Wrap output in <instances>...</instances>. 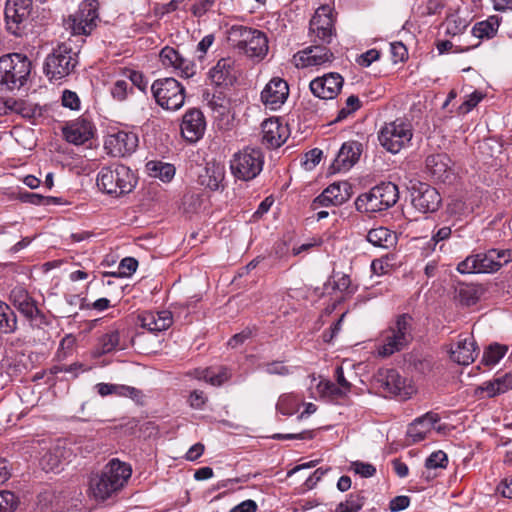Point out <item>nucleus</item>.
Masks as SVG:
<instances>
[{"instance_id":"obj_5","label":"nucleus","mask_w":512,"mask_h":512,"mask_svg":"<svg viewBox=\"0 0 512 512\" xmlns=\"http://www.w3.org/2000/svg\"><path fill=\"white\" fill-rule=\"evenodd\" d=\"M30 72L31 62L25 55L12 53L0 57V92L20 89Z\"/></svg>"},{"instance_id":"obj_22","label":"nucleus","mask_w":512,"mask_h":512,"mask_svg":"<svg viewBox=\"0 0 512 512\" xmlns=\"http://www.w3.org/2000/svg\"><path fill=\"white\" fill-rule=\"evenodd\" d=\"M343 77L338 73H328L310 82V90L320 99H333L343 86Z\"/></svg>"},{"instance_id":"obj_20","label":"nucleus","mask_w":512,"mask_h":512,"mask_svg":"<svg viewBox=\"0 0 512 512\" xmlns=\"http://www.w3.org/2000/svg\"><path fill=\"white\" fill-rule=\"evenodd\" d=\"M334 58L333 53L323 45H312L304 50L297 52L293 56L295 66L298 68H305L309 66L323 65L331 62Z\"/></svg>"},{"instance_id":"obj_48","label":"nucleus","mask_w":512,"mask_h":512,"mask_svg":"<svg viewBox=\"0 0 512 512\" xmlns=\"http://www.w3.org/2000/svg\"><path fill=\"white\" fill-rule=\"evenodd\" d=\"M364 505V497L360 494H350L346 501L337 505L335 512H358Z\"/></svg>"},{"instance_id":"obj_12","label":"nucleus","mask_w":512,"mask_h":512,"mask_svg":"<svg viewBox=\"0 0 512 512\" xmlns=\"http://www.w3.org/2000/svg\"><path fill=\"white\" fill-rule=\"evenodd\" d=\"M32 9V0H7L4 11L7 30L15 36H20L27 25Z\"/></svg>"},{"instance_id":"obj_1","label":"nucleus","mask_w":512,"mask_h":512,"mask_svg":"<svg viewBox=\"0 0 512 512\" xmlns=\"http://www.w3.org/2000/svg\"><path fill=\"white\" fill-rule=\"evenodd\" d=\"M131 465L117 458L111 459L102 470L92 473L88 482L89 496L103 502L120 492L131 478Z\"/></svg>"},{"instance_id":"obj_15","label":"nucleus","mask_w":512,"mask_h":512,"mask_svg":"<svg viewBox=\"0 0 512 512\" xmlns=\"http://www.w3.org/2000/svg\"><path fill=\"white\" fill-rule=\"evenodd\" d=\"M98 1L84 0L79 11L69 17L68 26L74 35H86L96 26Z\"/></svg>"},{"instance_id":"obj_7","label":"nucleus","mask_w":512,"mask_h":512,"mask_svg":"<svg viewBox=\"0 0 512 512\" xmlns=\"http://www.w3.org/2000/svg\"><path fill=\"white\" fill-rule=\"evenodd\" d=\"M78 64V51L70 43L59 44L44 63V73L50 80H60L70 75Z\"/></svg>"},{"instance_id":"obj_56","label":"nucleus","mask_w":512,"mask_h":512,"mask_svg":"<svg viewBox=\"0 0 512 512\" xmlns=\"http://www.w3.org/2000/svg\"><path fill=\"white\" fill-rule=\"evenodd\" d=\"M215 0H197L191 7L194 16L201 17L212 9Z\"/></svg>"},{"instance_id":"obj_47","label":"nucleus","mask_w":512,"mask_h":512,"mask_svg":"<svg viewBox=\"0 0 512 512\" xmlns=\"http://www.w3.org/2000/svg\"><path fill=\"white\" fill-rule=\"evenodd\" d=\"M507 352V347L499 344L490 345L483 353L482 363L487 366L497 364Z\"/></svg>"},{"instance_id":"obj_41","label":"nucleus","mask_w":512,"mask_h":512,"mask_svg":"<svg viewBox=\"0 0 512 512\" xmlns=\"http://www.w3.org/2000/svg\"><path fill=\"white\" fill-rule=\"evenodd\" d=\"M18 199L23 203H29L33 205H42V206H49V205H56L61 204V198L58 197H52V196H43L38 193L33 192H19Z\"/></svg>"},{"instance_id":"obj_39","label":"nucleus","mask_w":512,"mask_h":512,"mask_svg":"<svg viewBox=\"0 0 512 512\" xmlns=\"http://www.w3.org/2000/svg\"><path fill=\"white\" fill-rule=\"evenodd\" d=\"M500 22L498 16H490L487 20L478 22L472 29V34L479 38H491L493 37L498 28Z\"/></svg>"},{"instance_id":"obj_8","label":"nucleus","mask_w":512,"mask_h":512,"mask_svg":"<svg viewBox=\"0 0 512 512\" xmlns=\"http://www.w3.org/2000/svg\"><path fill=\"white\" fill-rule=\"evenodd\" d=\"M264 155L260 148L246 147L235 153L230 161L231 173L239 180L250 181L263 169Z\"/></svg>"},{"instance_id":"obj_2","label":"nucleus","mask_w":512,"mask_h":512,"mask_svg":"<svg viewBox=\"0 0 512 512\" xmlns=\"http://www.w3.org/2000/svg\"><path fill=\"white\" fill-rule=\"evenodd\" d=\"M414 319L408 313L396 315L379 337L377 353L388 357L406 349L413 340Z\"/></svg>"},{"instance_id":"obj_17","label":"nucleus","mask_w":512,"mask_h":512,"mask_svg":"<svg viewBox=\"0 0 512 512\" xmlns=\"http://www.w3.org/2000/svg\"><path fill=\"white\" fill-rule=\"evenodd\" d=\"M138 147V136L134 132L118 131L108 135L105 140V149L113 157L131 155Z\"/></svg>"},{"instance_id":"obj_9","label":"nucleus","mask_w":512,"mask_h":512,"mask_svg":"<svg viewBox=\"0 0 512 512\" xmlns=\"http://www.w3.org/2000/svg\"><path fill=\"white\" fill-rule=\"evenodd\" d=\"M151 92L156 103L163 109L176 111L185 102V88L172 77L155 80Z\"/></svg>"},{"instance_id":"obj_32","label":"nucleus","mask_w":512,"mask_h":512,"mask_svg":"<svg viewBox=\"0 0 512 512\" xmlns=\"http://www.w3.org/2000/svg\"><path fill=\"white\" fill-rule=\"evenodd\" d=\"M385 389L392 395L399 396L402 399H407L410 392L405 386V380L399 375L396 370H388L384 380Z\"/></svg>"},{"instance_id":"obj_37","label":"nucleus","mask_w":512,"mask_h":512,"mask_svg":"<svg viewBox=\"0 0 512 512\" xmlns=\"http://www.w3.org/2000/svg\"><path fill=\"white\" fill-rule=\"evenodd\" d=\"M325 190L332 199V206L342 205L348 201L352 195V186L346 181L333 183Z\"/></svg>"},{"instance_id":"obj_21","label":"nucleus","mask_w":512,"mask_h":512,"mask_svg":"<svg viewBox=\"0 0 512 512\" xmlns=\"http://www.w3.org/2000/svg\"><path fill=\"white\" fill-rule=\"evenodd\" d=\"M160 61L165 68L179 71L181 77L190 78L195 74V64L184 57L173 47L165 46L159 54Z\"/></svg>"},{"instance_id":"obj_38","label":"nucleus","mask_w":512,"mask_h":512,"mask_svg":"<svg viewBox=\"0 0 512 512\" xmlns=\"http://www.w3.org/2000/svg\"><path fill=\"white\" fill-rule=\"evenodd\" d=\"M231 377L230 371L226 367L206 368L197 372V378L204 380L211 385L220 386Z\"/></svg>"},{"instance_id":"obj_24","label":"nucleus","mask_w":512,"mask_h":512,"mask_svg":"<svg viewBox=\"0 0 512 512\" xmlns=\"http://www.w3.org/2000/svg\"><path fill=\"white\" fill-rule=\"evenodd\" d=\"M440 420L438 414L427 412L421 417L416 418L407 429V437L410 444H415L424 440L428 433L431 432L435 423Z\"/></svg>"},{"instance_id":"obj_36","label":"nucleus","mask_w":512,"mask_h":512,"mask_svg":"<svg viewBox=\"0 0 512 512\" xmlns=\"http://www.w3.org/2000/svg\"><path fill=\"white\" fill-rule=\"evenodd\" d=\"M149 176L158 178L163 182H170L175 176V167L170 163L161 161H149L146 164Z\"/></svg>"},{"instance_id":"obj_60","label":"nucleus","mask_w":512,"mask_h":512,"mask_svg":"<svg viewBox=\"0 0 512 512\" xmlns=\"http://www.w3.org/2000/svg\"><path fill=\"white\" fill-rule=\"evenodd\" d=\"M482 98H483V94L481 92L474 91L462 103V105L459 108L460 111L462 113L470 112L474 107L477 106V104L482 100Z\"/></svg>"},{"instance_id":"obj_52","label":"nucleus","mask_w":512,"mask_h":512,"mask_svg":"<svg viewBox=\"0 0 512 512\" xmlns=\"http://www.w3.org/2000/svg\"><path fill=\"white\" fill-rule=\"evenodd\" d=\"M448 463V457L442 450L433 452L425 461L427 469L445 468Z\"/></svg>"},{"instance_id":"obj_26","label":"nucleus","mask_w":512,"mask_h":512,"mask_svg":"<svg viewBox=\"0 0 512 512\" xmlns=\"http://www.w3.org/2000/svg\"><path fill=\"white\" fill-rule=\"evenodd\" d=\"M140 325L150 332H160L172 325V314L170 311H144L138 315Z\"/></svg>"},{"instance_id":"obj_16","label":"nucleus","mask_w":512,"mask_h":512,"mask_svg":"<svg viewBox=\"0 0 512 512\" xmlns=\"http://www.w3.org/2000/svg\"><path fill=\"white\" fill-rule=\"evenodd\" d=\"M311 35H315L322 44H329L335 35L334 19L332 11L328 6L319 7L309 24Z\"/></svg>"},{"instance_id":"obj_3","label":"nucleus","mask_w":512,"mask_h":512,"mask_svg":"<svg viewBox=\"0 0 512 512\" xmlns=\"http://www.w3.org/2000/svg\"><path fill=\"white\" fill-rule=\"evenodd\" d=\"M399 200L398 186L392 182H381L355 200L358 212L372 215L393 207Z\"/></svg>"},{"instance_id":"obj_58","label":"nucleus","mask_w":512,"mask_h":512,"mask_svg":"<svg viewBox=\"0 0 512 512\" xmlns=\"http://www.w3.org/2000/svg\"><path fill=\"white\" fill-rule=\"evenodd\" d=\"M265 371L270 375L286 376L291 373L290 369L281 361H273L265 365Z\"/></svg>"},{"instance_id":"obj_27","label":"nucleus","mask_w":512,"mask_h":512,"mask_svg":"<svg viewBox=\"0 0 512 512\" xmlns=\"http://www.w3.org/2000/svg\"><path fill=\"white\" fill-rule=\"evenodd\" d=\"M70 451L66 447L57 442L47 448L40 458V466L46 472L58 471L64 461L70 456Z\"/></svg>"},{"instance_id":"obj_53","label":"nucleus","mask_w":512,"mask_h":512,"mask_svg":"<svg viewBox=\"0 0 512 512\" xmlns=\"http://www.w3.org/2000/svg\"><path fill=\"white\" fill-rule=\"evenodd\" d=\"M16 506V497L10 491L0 492V512H11Z\"/></svg>"},{"instance_id":"obj_59","label":"nucleus","mask_w":512,"mask_h":512,"mask_svg":"<svg viewBox=\"0 0 512 512\" xmlns=\"http://www.w3.org/2000/svg\"><path fill=\"white\" fill-rule=\"evenodd\" d=\"M380 57V52L377 49H370L365 53L359 55L356 59L358 65L362 67L370 66L374 61L378 60Z\"/></svg>"},{"instance_id":"obj_33","label":"nucleus","mask_w":512,"mask_h":512,"mask_svg":"<svg viewBox=\"0 0 512 512\" xmlns=\"http://www.w3.org/2000/svg\"><path fill=\"white\" fill-rule=\"evenodd\" d=\"M367 241L375 247L390 248L396 244V235L386 227L371 229Z\"/></svg>"},{"instance_id":"obj_28","label":"nucleus","mask_w":512,"mask_h":512,"mask_svg":"<svg viewBox=\"0 0 512 512\" xmlns=\"http://www.w3.org/2000/svg\"><path fill=\"white\" fill-rule=\"evenodd\" d=\"M479 353L476 342L472 336L460 338L455 349L451 350V359L460 365H469L476 359Z\"/></svg>"},{"instance_id":"obj_10","label":"nucleus","mask_w":512,"mask_h":512,"mask_svg":"<svg viewBox=\"0 0 512 512\" xmlns=\"http://www.w3.org/2000/svg\"><path fill=\"white\" fill-rule=\"evenodd\" d=\"M412 136L411 125L402 120L386 123L378 132L380 145L392 154H396L408 146Z\"/></svg>"},{"instance_id":"obj_35","label":"nucleus","mask_w":512,"mask_h":512,"mask_svg":"<svg viewBox=\"0 0 512 512\" xmlns=\"http://www.w3.org/2000/svg\"><path fill=\"white\" fill-rule=\"evenodd\" d=\"M98 351L100 355L111 353L117 349H124L120 343V333L117 329H109L98 338Z\"/></svg>"},{"instance_id":"obj_57","label":"nucleus","mask_w":512,"mask_h":512,"mask_svg":"<svg viewBox=\"0 0 512 512\" xmlns=\"http://www.w3.org/2000/svg\"><path fill=\"white\" fill-rule=\"evenodd\" d=\"M83 365L75 362L70 365H53L50 368V374L57 375L59 373H70L73 377H77V371L81 369Z\"/></svg>"},{"instance_id":"obj_51","label":"nucleus","mask_w":512,"mask_h":512,"mask_svg":"<svg viewBox=\"0 0 512 512\" xmlns=\"http://www.w3.org/2000/svg\"><path fill=\"white\" fill-rule=\"evenodd\" d=\"M133 88L127 80H117L111 88V94L114 99L123 101L127 98L128 93L132 92Z\"/></svg>"},{"instance_id":"obj_44","label":"nucleus","mask_w":512,"mask_h":512,"mask_svg":"<svg viewBox=\"0 0 512 512\" xmlns=\"http://www.w3.org/2000/svg\"><path fill=\"white\" fill-rule=\"evenodd\" d=\"M76 337L73 334H66L60 341L55 357L58 361H64L71 356L76 348Z\"/></svg>"},{"instance_id":"obj_61","label":"nucleus","mask_w":512,"mask_h":512,"mask_svg":"<svg viewBox=\"0 0 512 512\" xmlns=\"http://www.w3.org/2000/svg\"><path fill=\"white\" fill-rule=\"evenodd\" d=\"M62 105L72 110H77L80 107V100L78 95L70 90H65L62 95Z\"/></svg>"},{"instance_id":"obj_23","label":"nucleus","mask_w":512,"mask_h":512,"mask_svg":"<svg viewBox=\"0 0 512 512\" xmlns=\"http://www.w3.org/2000/svg\"><path fill=\"white\" fill-rule=\"evenodd\" d=\"M362 153V144L358 141H347L342 144L335 160L332 163L334 171H348L359 160Z\"/></svg>"},{"instance_id":"obj_62","label":"nucleus","mask_w":512,"mask_h":512,"mask_svg":"<svg viewBox=\"0 0 512 512\" xmlns=\"http://www.w3.org/2000/svg\"><path fill=\"white\" fill-rule=\"evenodd\" d=\"M493 382L496 385V392L498 394H503L512 389V376L510 374L494 378Z\"/></svg>"},{"instance_id":"obj_14","label":"nucleus","mask_w":512,"mask_h":512,"mask_svg":"<svg viewBox=\"0 0 512 512\" xmlns=\"http://www.w3.org/2000/svg\"><path fill=\"white\" fill-rule=\"evenodd\" d=\"M410 191L412 205L419 212L434 213L441 206L440 193L427 183H415L411 186Z\"/></svg>"},{"instance_id":"obj_13","label":"nucleus","mask_w":512,"mask_h":512,"mask_svg":"<svg viewBox=\"0 0 512 512\" xmlns=\"http://www.w3.org/2000/svg\"><path fill=\"white\" fill-rule=\"evenodd\" d=\"M501 267L497 250L491 249L486 253L469 255L457 265V271L461 274L492 273Z\"/></svg>"},{"instance_id":"obj_19","label":"nucleus","mask_w":512,"mask_h":512,"mask_svg":"<svg viewBox=\"0 0 512 512\" xmlns=\"http://www.w3.org/2000/svg\"><path fill=\"white\" fill-rule=\"evenodd\" d=\"M289 96V86L287 82L280 78H272L261 92V100L263 104L271 109H279Z\"/></svg>"},{"instance_id":"obj_29","label":"nucleus","mask_w":512,"mask_h":512,"mask_svg":"<svg viewBox=\"0 0 512 512\" xmlns=\"http://www.w3.org/2000/svg\"><path fill=\"white\" fill-rule=\"evenodd\" d=\"M209 78L216 86L232 85L236 80L234 61L231 58L220 59L209 71Z\"/></svg>"},{"instance_id":"obj_64","label":"nucleus","mask_w":512,"mask_h":512,"mask_svg":"<svg viewBox=\"0 0 512 512\" xmlns=\"http://www.w3.org/2000/svg\"><path fill=\"white\" fill-rule=\"evenodd\" d=\"M118 395L130 397L137 403H141L143 398V394L140 390L125 385H119Z\"/></svg>"},{"instance_id":"obj_45","label":"nucleus","mask_w":512,"mask_h":512,"mask_svg":"<svg viewBox=\"0 0 512 512\" xmlns=\"http://www.w3.org/2000/svg\"><path fill=\"white\" fill-rule=\"evenodd\" d=\"M210 108L216 113L218 116H226L230 112V101L226 96L219 92L214 93L208 102Z\"/></svg>"},{"instance_id":"obj_6","label":"nucleus","mask_w":512,"mask_h":512,"mask_svg":"<svg viewBox=\"0 0 512 512\" xmlns=\"http://www.w3.org/2000/svg\"><path fill=\"white\" fill-rule=\"evenodd\" d=\"M229 40L234 48L250 58L261 60L269 50L265 33L246 26H233L229 33Z\"/></svg>"},{"instance_id":"obj_40","label":"nucleus","mask_w":512,"mask_h":512,"mask_svg":"<svg viewBox=\"0 0 512 512\" xmlns=\"http://www.w3.org/2000/svg\"><path fill=\"white\" fill-rule=\"evenodd\" d=\"M11 112L20 114L24 118L32 119L41 116V108L26 100L11 98Z\"/></svg>"},{"instance_id":"obj_46","label":"nucleus","mask_w":512,"mask_h":512,"mask_svg":"<svg viewBox=\"0 0 512 512\" xmlns=\"http://www.w3.org/2000/svg\"><path fill=\"white\" fill-rule=\"evenodd\" d=\"M443 25L445 27L446 34L456 36L465 31L468 26V22L466 19L456 14L447 17Z\"/></svg>"},{"instance_id":"obj_4","label":"nucleus","mask_w":512,"mask_h":512,"mask_svg":"<svg viewBox=\"0 0 512 512\" xmlns=\"http://www.w3.org/2000/svg\"><path fill=\"white\" fill-rule=\"evenodd\" d=\"M96 183L102 192L119 197L130 193L136 186L137 179L129 167L111 164L100 169Z\"/></svg>"},{"instance_id":"obj_34","label":"nucleus","mask_w":512,"mask_h":512,"mask_svg":"<svg viewBox=\"0 0 512 512\" xmlns=\"http://www.w3.org/2000/svg\"><path fill=\"white\" fill-rule=\"evenodd\" d=\"M18 329V319L14 310L0 300V333L13 334Z\"/></svg>"},{"instance_id":"obj_42","label":"nucleus","mask_w":512,"mask_h":512,"mask_svg":"<svg viewBox=\"0 0 512 512\" xmlns=\"http://www.w3.org/2000/svg\"><path fill=\"white\" fill-rule=\"evenodd\" d=\"M456 299L464 306L476 304L480 298L479 290L473 285L462 284L456 288Z\"/></svg>"},{"instance_id":"obj_63","label":"nucleus","mask_w":512,"mask_h":512,"mask_svg":"<svg viewBox=\"0 0 512 512\" xmlns=\"http://www.w3.org/2000/svg\"><path fill=\"white\" fill-rule=\"evenodd\" d=\"M410 505V498L405 495L394 497L389 503L391 512H398L408 508Z\"/></svg>"},{"instance_id":"obj_54","label":"nucleus","mask_w":512,"mask_h":512,"mask_svg":"<svg viewBox=\"0 0 512 512\" xmlns=\"http://www.w3.org/2000/svg\"><path fill=\"white\" fill-rule=\"evenodd\" d=\"M351 468L356 474L365 478L372 477L376 473V468L372 464L361 461L352 462Z\"/></svg>"},{"instance_id":"obj_55","label":"nucleus","mask_w":512,"mask_h":512,"mask_svg":"<svg viewBox=\"0 0 512 512\" xmlns=\"http://www.w3.org/2000/svg\"><path fill=\"white\" fill-rule=\"evenodd\" d=\"M390 51L394 63L403 62L408 57L407 48L401 42L391 43Z\"/></svg>"},{"instance_id":"obj_50","label":"nucleus","mask_w":512,"mask_h":512,"mask_svg":"<svg viewBox=\"0 0 512 512\" xmlns=\"http://www.w3.org/2000/svg\"><path fill=\"white\" fill-rule=\"evenodd\" d=\"M138 267V261L135 258L132 257H126L121 260L119 264V273H111V276H131ZM109 274L106 273L105 276H108Z\"/></svg>"},{"instance_id":"obj_31","label":"nucleus","mask_w":512,"mask_h":512,"mask_svg":"<svg viewBox=\"0 0 512 512\" xmlns=\"http://www.w3.org/2000/svg\"><path fill=\"white\" fill-rule=\"evenodd\" d=\"M284 128L277 120H266L262 124V143L268 148H278L284 142Z\"/></svg>"},{"instance_id":"obj_30","label":"nucleus","mask_w":512,"mask_h":512,"mask_svg":"<svg viewBox=\"0 0 512 512\" xmlns=\"http://www.w3.org/2000/svg\"><path fill=\"white\" fill-rule=\"evenodd\" d=\"M63 132L66 140L75 145L84 144L93 137L92 125L86 120L70 124L64 128Z\"/></svg>"},{"instance_id":"obj_11","label":"nucleus","mask_w":512,"mask_h":512,"mask_svg":"<svg viewBox=\"0 0 512 512\" xmlns=\"http://www.w3.org/2000/svg\"><path fill=\"white\" fill-rule=\"evenodd\" d=\"M9 299L32 326L41 327L48 324L47 318L38 308L36 300L23 287H14L10 292Z\"/></svg>"},{"instance_id":"obj_49","label":"nucleus","mask_w":512,"mask_h":512,"mask_svg":"<svg viewBox=\"0 0 512 512\" xmlns=\"http://www.w3.org/2000/svg\"><path fill=\"white\" fill-rule=\"evenodd\" d=\"M361 107L360 100L357 96L351 95L346 99L345 107L341 108L335 119V122H341L349 115L357 111Z\"/></svg>"},{"instance_id":"obj_18","label":"nucleus","mask_w":512,"mask_h":512,"mask_svg":"<svg viewBox=\"0 0 512 512\" xmlns=\"http://www.w3.org/2000/svg\"><path fill=\"white\" fill-rule=\"evenodd\" d=\"M205 130L206 121L202 111L197 108L187 110L181 123V134L184 139L195 143L203 137Z\"/></svg>"},{"instance_id":"obj_25","label":"nucleus","mask_w":512,"mask_h":512,"mask_svg":"<svg viewBox=\"0 0 512 512\" xmlns=\"http://www.w3.org/2000/svg\"><path fill=\"white\" fill-rule=\"evenodd\" d=\"M426 167L431 176L439 182L446 183L450 181L453 173L451 168V159L447 154L439 153L427 157Z\"/></svg>"},{"instance_id":"obj_43","label":"nucleus","mask_w":512,"mask_h":512,"mask_svg":"<svg viewBox=\"0 0 512 512\" xmlns=\"http://www.w3.org/2000/svg\"><path fill=\"white\" fill-rule=\"evenodd\" d=\"M318 390L322 396L328 397L331 400L342 399L347 396L349 392L329 380L320 381Z\"/></svg>"}]
</instances>
